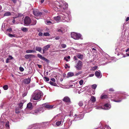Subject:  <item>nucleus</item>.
<instances>
[{
	"mask_svg": "<svg viewBox=\"0 0 129 129\" xmlns=\"http://www.w3.org/2000/svg\"><path fill=\"white\" fill-rule=\"evenodd\" d=\"M52 4L54 6H55L57 8L60 9L63 12L68 7V4L63 0H57L56 1L53 2Z\"/></svg>",
	"mask_w": 129,
	"mask_h": 129,
	"instance_id": "obj_1",
	"label": "nucleus"
},
{
	"mask_svg": "<svg viewBox=\"0 0 129 129\" xmlns=\"http://www.w3.org/2000/svg\"><path fill=\"white\" fill-rule=\"evenodd\" d=\"M58 14H59L58 16L54 17V19L57 22H59L60 19H61L63 20V22H68L69 21V19L67 15H65L64 14L61 13H58Z\"/></svg>",
	"mask_w": 129,
	"mask_h": 129,
	"instance_id": "obj_2",
	"label": "nucleus"
},
{
	"mask_svg": "<svg viewBox=\"0 0 129 129\" xmlns=\"http://www.w3.org/2000/svg\"><path fill=\"white\" fill-rule=\"evenodd\" d=\"M42 95V92L39 90H36L32 96L33 98L35 100H39Z\"/></svg>",
	"mask_w": 129,
	"mask_h": 129,
	"instance_id": "obj_3",
	"label": "nucleus"
},
{
	"mask_svg": "<svg viewBox=\"0 0 129 129\" xmlns=\"http://www.w3.org/2000/svg\"><path fill=\"white\" fill-rule=\"evenodd\" d=\"M71 37L75 40L83 39L81 37V35L79 33L73 32L71 33Z\"/></svg>",
	"mask_w": 129,
	"mask_h": 129,
	"instance_id": "obj_4",
	"label": "nucleus"
},
{
	"mask_svg": "<svg viewBox=\"0 0 129 129\" xmlns=\"http://www.w3.org/2000/svg\"><path fill=\"white\" fill-rule=\"evenodd\" d=\"M44 111V110L43 108H40L32 111L31 113L37 115L43 112Z\"/></svg>",
	"mask_w": 129,
	"mask_h": 129,
	"instance_id": "obj_5",
	"label": "nucleus"
},
{
	"mask_svg": "<svg viewBox=\"0 0 129 129\" xmlns=\"http://www.w3.org/2000/svg\"><path fill=\"white\" fill-rule=\"evenodd\" d=\"M31 20L29 17L26 16L24 20V24L26 25L29 24L31 22Z\"/></svg>",
	"mask_w": 129,
	"mask_h": 129,
	"instance_id": "obj_6",
	"label": "nucleus"
},
{
	"mask_svg": "<svg viewBox=\"0 0 129 129\" xmlns=\"http://www.w3.org/2000/svg\"><path fill=\"white\" fill-rule=\"evenodd\" d=\"M82 66V62L80 60L78 61L76 67L77 70H79L81 69Z\"/></svg>",
	"mask_w": 129,
	"mask_h": 129,
	"instance_id": "obj_7",
	"label": "nucleus"
},
{
	"mask_svg": "<svg viewBox=\"0 0 129 129\" xmlns=\"http://www.w3.org/2000/svg\"><path fill=\"white\" fill-rule=\"evenodd\" d=\"M75 116H76L75 118V120H79L83 118L84 117V115L83 114H79L77 115L75 114Z\"/></svg>",
	"mask_w": 129,
	"mask_h": 129,
	"instance_id": "obj_8",
	"label": "nucleus"
},
{
	"mask_svg": "<svg viewBox=\"0 0 129 129\" xmlns=\"http://www.w3.org/2000/svg\"><path fill=\"white\" fill-rule=\"evenodd\" d=\"M33 12L35 15L38 16L41 15L42 13L41 12H39L37 10H33Z\"/></svg>",
	"mask_w": 129,
	"mask_h": 129,
	"instance_id": "obj_9",
	"label": "nucleus"
},
{
	"mask_svg": "<svg viewBox=\"0 0 129 129\" xmlns=\"http://www.w3.org/2000/svg\"><path fill=\"white\" fill-rule=\"evenodd\" d=\"M43 108L44 107L47 108L48 109H51L53 108L54 106L53 105H50L46 104H45L43 105Z\"/></svg>",
	"mask_w": 129,
	"mask_h": 129,
	"instance_id": "obj_10",
	"label": "nucleus"
},
{
	"mask_svg": "<svg viewBox=\"0 0 129 129\" xmlns=\"http://www.w3.org/2000/svg\"><path fill=\"white\" fill-rule=\"evenodd\" d=\"M125 98L124 97V96H119L118 97L117 99H116V100H114L113 101L117 102H121L122 99H125Z\"/></svg>",
	"mask_w": 129,
	"mask_h": 129,
	"instance_id": "obj_11",
	"label": "nucleus"
},
{
	"mask_svg": "<svg viewBox=\"0 0 129 129\" xmlns=\"http://www.w3.org/2000/svg\"><path fill=\"white\" fill-rule=\"evenodd\" d=\"M95 74L96 76L98 78H101L102 77V75L100 71H96L95 73Z\"/></svg>",
	"mask_w": 129,
	"mask_h": 129,
	"instance_id": "obj_12",
	"label": "nucleus"
},
{
	"mask_svg": "<svg viewBox=\"0 0 129 129\" xmlns=\"http://www.w3.org/2000/svg\"><path fill=\"white\" fill-rule=\"evenodd\" d=\"M111 107V106L109 104L106 103L105 104L104 106V108H102L105 110H108L110 109Z\"/></svg>",
	"mask_w": 129,
	"mask_h": 129,
	"instance_id": "obj_13",
	"label": "nucleus"
},
{
	"mask_svg": "<svg viewBox=\"0 0 129 129\" xmlns=\"http://www.w3.org/2000/svg\"><path fill=\"white\" fill-rule=\"evenodd\" d=\"M38 56L41 59L44 60L48 62V60L45 58L44 57H43L42 56L39 54H37Z\"/></svg>",
	"mask_w": 129,
	"mask_h": 129,
	"instance_id": "obj_14",
	"label": "nucleus"
},
{
	"mask_svg": "<svg viewBox=\"0 0 129 129\" xmlns=\"http://www.w3.org/2000/svg\"><path fill=\"white\" fill-rule=\"evenodd\" d=\"M63 101L66 102L70 103V98L66 96L63 98Z\"/></svg>",
	"mask_w": 129,
	"mask_h": 129,
	"instance_id": "obj_15",
	"label": "nucleus"
},
{
	"mask_svg": "<svg viewBox=\"0 0 129 129\" xmlns=\"http://www.w3.org/2000/svg\"><path fill=\"white\" fill-rule=\"evenodd\" d=\"M30 78H28L24 79L23 80V82L25 84H28L30 83Z\"/></svg>",
	"mask_w": 129,
	"mask_h": 129,
	"instance_id": "obj_16",
	"label": "nucleus"
},
{
	"mask_svg": "<svg viewBox=\"0 0 129 129\" xmlns=\"http://www.w3.org/2000/svg\"><path fill=\"white\" fill-rule=\"evenodd\" d=\"M34 57L35 56L34 55L32 54H26L24 56L25 58L26 59H28L31 57Z\"/></svg>",
	"mask_w": 129,
	"mask_h": 129,
	"instance_id": "obj_17",
	"label": "nucleus"
},
{
	"mask_svg": "<svg viewBox=\"0 0 129 129\" xmlns=\"http://www.w3.org/2000/svg\"><path fill=\"white\" fill-rule=\"evenodd\" d=\"M33 107L32 104L31 103H29L27 105V108L30 110Z\"/></svg>",
	"mask_w": 129,
	"mask_h": 129,
	"instance_id": "obj_18",
	"label": "nucleus"
},
{
	"mask_svg": "<svg viewBox=\"0 0 129 129\" xmlns=\"http://www.w3.org/2000/svg\"><path fill=\"white\" fill-rule=\"evenodd\" d=\"M77 56L78 58L82 60L83 58V55L80 53H78L77 55Z\"/></svg>",
	"mask_w": 129,
	"mask_h": 129,
	"instance_id": "obj_19",
	"label": "nucleus"
},
{
	"mask_svg": "<svg viewBox=\"0 0 129 129\" xmlns=\"http://www.w3.org/2000/svg\"><path fill=\"white\" fill-rule=\"evenodd\" d=\"M26 53H36V51L32 50H27L26 51Z\"/></svg>",
	"mask_w": 129,
	"mask_h": 129,
	"instance_id": "obj_20",
	"label": "nucleus"
},
{
	"mask_svg": "<svg viewBox=\"0 0 129 129\" xmlns=\"http://www.w3.org/2000/svg\"><path fill=\"white\" fill-rule=\"evenodd\" d=\"M74 73L71 72H70L68 73L67 77L68 78L69 77H72L74 75Z\"/></svg>",
	"mask_w": 129,
	"mask_h": 129,
	"instance_id": "obj_21",
	"label": "nucleus"
},
{
	"mask_svg": "<svg viewBox=\"0 0 129 129\" xmlns=\"http://www.w3.org/2000/svg\"><path fill=\"white\" fill-rule=\"evenodd\" d=\"M49 124V122H46L43 123L42 125L43 126L46 127Z\"/></svg>",
	"mask_w": 129,
	"mask_h": 129,
	"instance_id": "obj_22",
	"label": "nucleus"
},
{
	"mask_svg": "<svg viewBox=\"0 0 129 129\" xmlns=\"http://www.w3.org/2000/svg\"><path fill=\"white\" fill-rule=\"evenodd\" d=\"M50 45H48L45 47H44L43 49H44V50H46V51L50 47Z\"/></svg>",
	"mask_w": 129,
	"mask_h": 129,
	"instance_id": "obj_23",
	"label": "nucleus"
},
{
	"mask_svg": "<svg viewBox=\"0 0 129 129\" xmlns=\"http://www.w3.org/2000/svg\"><path fill=\"white\" fill-rule=\"evenodd\" d=\"M5 127L6 129H10V126L8 121H7L6 122L5 124Z\"/></svg>",
	"mask_w": 129,
	"mask_h": 129,
	"instance_id": "obj_24",
	"label": "nucleus"
},
{
	"mask_svg": "<svg viewBox=\"0 0 129 129\" xmlns=\"http://www.w3.org/2000/svg\"><path fill=\"white\" fill-rule=\"evenodd\" d=\"M36 50L40 52H41L42 50V48L39 47L37 46L36 47Z\"/></svg>",
	"mask_w": 129,
	"mask_h": 129,
	"instance_id": "obj_25",
	"label": "nucleus"
},
{
	"mask_svg": "<svg viewBox=\"0 0 129 129\" xmlns=\"http://www.w3.org/2000/svg\"><path fill=\"white\" fill-rule=\"evenodd\" d=\"M90 100L93 102H94L95 101V98L94 96H92L90 98Z\"/></svg>",
	"mask_w": 129,
	"mask_h": 129,
	"instance_id": "obj_26",
	"label": "nucleus"
},
{
	"mask_svg": "<svg viewBox=\"0 0 129 129\" xmlns=\"http://www.w3.org/2000/svg\"><path fill=\"white\" fill-rule=\"evenodd\" d=\"M11 15V13L9 12L5 13L4 14V16H10Z\"/></svg>",
	"mask_w": 129,
	"mask_h": 129,
	"instance_id": "obj_27",
	"label": "nucleus"
},
{
	"mask_svg": "<svg viewBox=\"0 0 129 129\" xmlns=\"http://www.w3.org/2000/svg\"><path fill=\"white\" fill-rule=\"evenodd\" d=\"M101 99H104L108 98V96L106 95H101Z\"/></svg>",
	"mask_w": 129,
	"mask_h": 129,
	"instance_id": "obj_28",
	"label": "nucleus"
},
{
	"mask_svg": "<svg viewBox=\"0 0 129 129\" xmlns=\"http://www.w3.org/2000/svg\"><path fill=\"white\" fill-rule=\"evenodd\" d=\"M21 30L24 32H26L28 31V29L25 27H22L21 28Z\"/></svg>",
	"mask_w": 129,
	"mask_h": 129,
	"instance_id": "obj_29",
	"label": "nucleus"
},
{
	"mask_svg": "<svg viewBox=\"0 0 129 129\" xmlns=\"http://www.w3.org/2000/svg\"><path fill=\"white\" fill-rule=\"evenodd\" d=\"M57 31L58 32H61L62 33H63L64 32V31L63 30V28H61L60 29H58Z\"/></svg>",
	"mask_w": 129,
	"mask_h": 129,
	"instance_id": "obj_30",
	"label": "nucleus"
},
{
	"mask_svg": "<svg viewBox=\"0 0 129 129\" xmlns=\"http://www.w3.org/2000/svg\"><path fill=\"white\" fill-rule=\"evenodd\" d=\"M50 36V34L46 32L44 33L43 36Z\"/></svg>",
	"mask_w": 129,
	"mask_h": 129,
	"instance_id": "obj_31",
	"label": "nucleus"
},
{
	"mask_svg": "<svg viewBox=\"0 0 129 129\" xmlns=\"http://www.w3.org/2000/svg\"><path fill=\"white\" fill-rule=\"evenodd\" d=\"M61 121L57 122L56 123V125L57 126H59L61 124Z\"/></svg>",
	"mask_w": 129,
	"mask_h": 129,
	"instance_id": "obj_32",
	"label": "nucleus"
},
{
	"mask_svg": "<svg viewBox=\"0 0 129 129\" xmlns=\"http://www.w3.org/2000/svg\"><path fill=\"white\" fill-rule=\"evenodd\" d=\"M85 108H86V109H88L89 108L90 109V110L89 111H88V112H89V111H90L91 110V109L90 108H89V106H88L87 105H85Z\"/></svg>",
	"mask_w": 129,
	"mask_h": 129,
	"instance_id": "obj_33",
	"label": "nucleus"
},
{
	"mask_svg": "<svg viewBox=\"0 0 129 129\" xmlns=\"http://www.w3.org/2000/svg\"><path fill=\"white\" fill-rule=\"evenodd\" d=\"M98 68V67L97 66H95L94 67H93L90 70L91 71H94L96 70Z\"/></svg>",
	"mask_w": 129,
	"mask_h": 129,
	"instance_id": "obj_34",
	"label": "nucleus"
},
{
	"mask_svg": "<svg viewBox=\"0 0 129 129\" xmlns=\"http://www.w3.org/2000/svg\"><path fill=\"white\" fill-rule=\"evenodd\" d=\"M3 88L5 90H7L8 89V86L7 85H5L4 86Z\"/></svg>",
	"mask_w": 129,
	"mask_h": 129,
	"instance_id": "obj_35",
	"label": "nucleus"
},
{
	"mask_svg": "<svg viewBox=\"0 0 129 129\" xmlns=\"http://www.w3.org/2000/svg\"><path fill=\"white\" fill-rule=\"evenodd\" d=\"M60 46L62 48H64L66 47L67 46L65 44H61L60 45Z\"/></svg>",
	"mask_w": 129,
	"mask_h": 129,
	"instance_id": "obj_36",
	"label": "nucleus"
},
{
	"mask_svg": "<svg viewBox=\"0 0 129 129\" xmlns=\"http://www.w3.org/2000/svg\"><path fill=\"white\" fill-rule=\"evenodd\" d=\"M96 87L97 85L95 84H93L91 86L92 88L94 89H95L96 88Z\"/></svg>",
	"mask_w": 129,
	"mask_h": 129,
	"instance_id": "obj_37",
	"label": "nucleus"
},
{
	"mask_svg": "<svg viewBox=\"0 0 129 129\" xmlns=\"http://www.w3.org/2000/svg\"><path fill=\"white\" fill-rule=\"evenodd\" d=\"M49 83L51 85L55 86L56 83H54L52 81H50L49 82Z\"/></svg>",
	"mask_w": 129,
	"mask_h": 129,
	"instance_id": "obj_38",
	"label": "nucleus"
},
{
	"mask_svg": "<svg viewBox=\"0 0 129 129\" xmlns=\"http://www.w3.org/2000/svg\"><path fill=\"white\" fill-rule=\"evenodd\" d=\"M23 104H22V103H20L19 104V107L21 109L22 108Z\"/></svg>",
	"mask_w": 129,
	"mask_h": 129,
	"instance_id": "obj_39",
	"label": "nucleus"
},
{
	"mask_svg": "<svg viewBox=\"0 0 129 129\" xmlns=\"http://www.w3.org/2000/svg\"><path fill=\"white\" fill-rule=\"evenodd\" d=\"M83 81L82 80H80L79 82V83L81 85H82L83 84Z\"/></svg>",
	"mask_w": 129,
	"mask_h": 129,
	"instance_id": "obj_40",
	"label": "nucleus"
},
{
	"mask_svg": "<svg viewBox=\"0 0 129 129\" xmlns=\"http://www.w3.org/2000/svg\"><path fill=\"white\" fill-rule=\"evenodd\" d=\"M78 105L80 106H82L83 105V103L82 102L80 101L78 103Z\"/></svg>",
	"mask_w": 129,
	"mask_h": 129,
	"instance_id": "obj_41",
	"label": "nucleus"
},
{
	"mask_svg": "<svg viewBox=\"0 0 129 129\" xmlns=\"http://www.w3.org/2000/svg\"><path fill=\"white\" fill-rule=\"evenodd\" d=\"M52 22L49 20H47L46 21V24H51Z\"/></svg>",
	"mask_w": 129,
	"mask_h": 129,
	"instance_id": "obj_42",
	"label": "nucleus"
},
{
	"mask_svg": "<svg viewBox=\"0 0 129 129\" xmlns=\"http://www.w3.org/2000/svg\"><path fill=\"white\" fill-rule=\"evenodd\" d=\"M8 36L9 37H15L14 36V35L10 34H8Z\"/></svg>",
	"mask_w": 129,
	"mask_h": 129,
	"instance_id": "obj_43",
	"label": "nucleus"
},
{
	"mask_svg": "<svg viewBox=\"0 0 129 129\" xmlns=\"http://www.w3.org/2000/svg\"><path fill=\"white\" fill-rule=\"evenodd\" d=\"M7 31H9V32H10L12 30V29L11 28H9L7 30Z\"/></svg>",
	"mask_w": 129,
	"mask_h": 129,
	"instance_id": "obj_44",
	"label": "nucleus"
},
{
	"mask_svg": "<svg viewBox=\"0 0 129 129\" xmlns=\"http://www.w3.org/2000/svg\"><path fill=\"white\" fill-rule=\"evenodd\" d=\"M19 70L21 72H23L24 71V69L22 67H20L19 68Z\"/></svg>",
	"mask_w": 129,
	"mask_h": 129,
	"instance_id": "obj_45",
	"label": "nucleus"
},
{
	"mask_svg": "<svg viewBox=\"0 0 129 129\" xmlns=\"http://www.w3.org/2000/svg\"><path fill=\"white\" fill-rule=\"evenodd\" d=\"M44 78L45 80L46 81H48L49 80V79L48 78L46 77H44Z\"/></svg>",
	"mask_w": 129,
	"mask_h": 129,
	"instance_id": "obj_46",
	"label": "nucleus"
},
{
	"mask_svg": "<svg viewBox=\"0 0 129 129\" xmlns=\"http://www.w3.org/2000/svg\"><path fill=\"white\" fill-rule=\"evenodd\" d=\"M38 35L40 36H43V33L41 32L39 33Z\"/></svg>",
	"mask_w": 129,
	"mask_h": 129,
	"instance_id": "obj_47",
	"label": "nucleus"
},
{
	"mask_svg": "<svg viewBox=\"0 0 129 129\" xmlns=\"http://www.w3.org/2000/svg\"><path fill=\"white\" fill-rule=\"evenodd\" d=\"M8 58L9 60L12 59H13V57L11 56H9Z\"/></svg>",
	"mask_w": 129,
	"mask_h": 129,
	"instance_id": "obj_48",
	"label": "nucleus"
},
{
	"mask_svg": "<svg viewBox=\"0 0 129 129\" xmlns=\"http://www.w3.org/2000/svg\"><path fill=\"white\" fill-rule=\"evenodd\" d=\"M105 128L107 129H111V128L108 126V125L106 126Z\"/></svg>",
	"mask_w": 129,
	"mask_h": 129,
	"instance_id": "obj_49",
	"label": "nucleus"
},
{
	"mask_svg": "<svg viewBox=\"0 0 129 129\" xmlns=\"http://www.w3.org/2000/svg\"><path fill=\"white\" fill-rule=\"evenodd\" d=\"M51 80L53 82H55V79L53 78H51Z\"/></svg>",
	"mask_w": 129,
	"mask_h": 129,
	"instance_id": "obj_50",
	"label": "nucleus"
},
{
	"mask_svg": "<svg viewBox=\"0 0 129 129\" xmlns=\"http://www.w3.org/2000/svg\"><path fill=\"white\" fill-rule=\"evenodd\" d=\"M65 65L66 66L65 67V68H67V67H68V68H70V66H68L67 64H66Z\"/></svg>",
	"mask_w": 129,
	"mask_h": 129,
	"instance_id": "obj_51",
	"label": "nucleus"
},
{
	"mask_svg": "<svg viewBox=\"0 0 129 129\" xmlns=\"http://www.w3.org/2000/svg\"><path fill=\"white\" fill-rule=\"evenodd\" d=\"M77 56L76 57V56H74V59L75 60H77Z\"/></svg>",
	"mask_w": 129,
	"mask_h": 129,
	"instance_id": "obj_52",
	"label": "nucleus"
},
{
	"mask_svg": "<svg viewBox=\"0 0 129 129\" xmlns=\"http://www.w3.org/2000/svg\"><path fill=\"white\" fill-rule=\"evenodd\" d=\"M94 75V74H91L89 76V77H93V76Z\"/></svg>",
	"mask_w": 129,
	"mask_h": 129,
	"instance_id": "obj_53",
	"label": "nucleus"
},
{
	"mask_svg": "<svg viewBox=\"0 0 129 129\" xmlns=\"http://www.w3.org/2000/svg\"><path fill=\"white\" fill-rule=\"evenodd\" d=\"M67 58V57H64V59L66 61H69V60Z\"/></svg>",
	"mask_w": 129,
	"mask_h": 129,
	"instance_id": "obj_54",
	"label": "nucleus"
},
{
	"mask_svg": "<svg viewBox=\"0 0 129 129\" xmlns=\"http://www.w3.org/2000/svg\"><path fill=\"white\" fill-rule=\"evenodd\" d=\"M109 91H114V90L112 88H110L109 89Z\"/></svg>",
	"mask_w": 129,
	"mask_h": 129,
	"instance_id": "obj_55",
	"label": "nucleus"
},
{
	"mask_svg": "<svg viewBox=\"0 0 129 129\" xmlns=\"http://www.w3.org/2000/svg\"><path fill=\"white\" fill-rule=\"evenodd\" d=\"M15 112L16 113H18L20 112V111H19L16 110L15 111Z\"/></svg>",
	"mask_w": 129,
	"mask_h": 129,
	"instance_id": "obj_56",
	"label": "nucleus"
},
{
	"mask_svg": "<svg viewBox=\"0 0 129 129\" xmlns=\"http://www.w3.org/2000/svg\"><path fill=\"white\" fill-rule=\"evenodd\" d=\"M9 60L7 58V59H6V63H8V62H9Z\"/></svg>",
	"mask_w": 129,
	"mask_h": 129,
	"instance_id": "obj_57",
	"label": "nucleus"
},
{
	"mask_svg": "<svg viewBox=\"0 0 129 129\" xmlns=\"http://www.w3.org/2000/svg\"><path fill=\"white\" fill-rule=\"evenodd\" d=\"M25 101L24 100L20 102L21 103H22V104H23L25 102Z\"/></svg>",
	"mask_w": 129,
	"mask_h": 129,
	"instance_id": "obj_58",
	"label": "nucleus"
},
{
	"mask_svg": "<svg viewBox=\"0 0 129 129\" xmlns=\"http://www.w3.org/2000/svg\"><path fill=\"white\" fill-rule=\"evenodd\" d=\"M14 3H15L16 2V0H11Z\"/></svg>",
	"mask_w": 129,
	"mask_h": 129,
	"instance_id": "obj_59",
	"label": "nucleus"
},
{
	"mask_svg": "<svg viewBox=\"0 0 129 129\" xmlns=\"http://www.w3.org/2000/svg\"><path fill=\"white\" fill-rule=\"evenodd\" d=\"M129 20V17H127V18H126V21H128Z\"/></svg>",
	"mask_w": 129,
	"mask_h": 129,
	"instance_id": "obj_60",
	"label": "nucleus"
},
{
	"mask_svg": "<svg viewBox=\"0 0 129 129\" xmlns=\"http://www.w3.org/2000/svg\"><path fill=\"white\" fill-rule=\"evenodd\" d=\"M38 67L39 68H41V65H39V64H38Z\"/></svg>",
	"mask_w": 129,
	"mask_h": 129,
	"instance_id": "obj_61",
	"label": "nucleus"
},
{
	"mask_svg": "<svg viewBox=\"0 0 129 129\" xmlns=\"http://www.w3.org/2000/svg\"><path fill=\"white\" fill-rule=\"evenodd\" d=\"M80 74V73L78 72V73H76V76H77V75H78Z\"/></svg>",
	"mask_w": 129,
	"mask_h": 129,
	"instance_id": "obj_62",
	"label": "nucleus"
},
{
	"mask_svg": "<svg viewBox=\"0 0 129 129\" xmlns=\"http://www.w3.org/2000/svg\"><path fill=\"white\" fill-rule=\"evenodd\" d=\"M12 22H13V23H15V19H14L13 21H12Z\"/></svg>",
	"mask_w": 129,
	"mask_h": 129,
	"instance_id": "obj_63",
	"label": "nucleus"
},
{
	"mask_svg": "<svg viewBox=\"0 0 129 129\" xmlns=\"http://www.w3.org/2000/svg\"><path fill=\"white\" fill-rule=\"evenodd\" d=\"M36 20L34 21V23L33 24V25H35L36 24Z\"/></svg>",
	"mask_w": 129,
	"mask_h": 129,
	"instance_id": "obj_64",
	"label": "nucleus"
}]
</instances>
